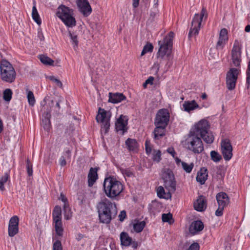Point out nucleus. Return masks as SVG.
<instances>
[{
	"mask_svg": "<svg viewBox=\"0 0 250 250\" xmlns=\"http://www.w3.org/2000/svg\"><path fill=\"white\" fill-rule=\"evenodd\" d=\"M100 220L101 222L108 224L117 215L116 205L106 198L101 200L97 205Z\"/></svg>",
	"mask_w": 250,
	"mask_h": 250,
	"instance_id": "obj_1",
	"label": "nucleus"
},
{
	"mask_svg": "<svg viewBox=\"0 0 250 250\" xmlns=\"http://www.w3.org/2000/svg\"><path fill=\"white\" fill-rule=\"evenodd\" d=\"M103 186L106 195L111 198L118 196L123 190L122 183L111 176L104 179Z\"/></svg>",
	"mask_w": 250,
	"mask_h": 250,
	"instance_id": "obj_2",
	"label": "nucleus"
},
{
	"mask_svg": "<svg viewBox=\"0 0 250 250\" xmlns=\"http://www.w3.org/2000/svg\"><path fill=\"white\" fill-rule=\"evenodd\" d=\"M183 145L189 151L195 154H199L204 150V146L201 138L190 131Z\"/></svg>",
	"mask_w": 250,
	"mask_h": 250,
	"instance_id": "obj_3",
	"label": "nucleus"
},
{
	"mask_svg": "<svg viewBox=\"0 0 250 250\" xmlns=\"http://www.w3.org/2000/svg\"><path fill=\"white\" fill-rule=\"evenodd\" d=\"M174 33H169L162 41L158 42L159 48L157 52L158 58H168L170 55L172 48V41Z\"/></svg>",
	"mask_w": 250,
	"mask_h": 250,
	"instance_id": "obj_4",
	"label": "nucleus"
},
{
	"mask_svg": "<svg viewBox=\"0 0 250 250\" xmlns=\"http://www.w3.org/2000/svg\"><path fill=\"white\" fill-rule=\"evenodd\" d=\"M0 77L5 82L11 83L16 78V72L11 64L6 60H2L0 64Z\"/></svg>",
	"mask_w": 250,
	"mask_h": 250,
	"instance_id": "obj_5",
	"label": "nucleus"
},
{
	"mask_svg": "<svg viewBox=\"0 0 250 250\" xmlns=\"http://www.w3.org/2000/svg\"><path fill=\"white\" fill-rule=\"evenodd\" d=\"M207 19V12L205 8H203L200 14H195L192 19L191 25L188 33V38H191L193 36H196L199 34L200 29L201 22L204 18Z\"/></svg>",
	"mask_w": 250,
	"mask_h": 250,
	"instance_id": "obj_6",
	"label": "nucleus"
},
{
	"mask_svg": "<svg viewBox=\"0 0 250 250\" xmlns=\"http://www.w3.org/2000/svg\"><path fill=\"white\" fill-rule=\"evenodd\" d=\"M57 16L68 27H72L76 25V21L73 16V11L64 5L59 7Z\"/></svg>",
	"mask_w": 250,
	"mask_h": 250,
	"instance_id": "obj_7",
	"label": "nucleus"
},
{
	"mask_svg": "<svg viewBox=\"0 0 250 250\" xmlns=\"http://www.w3.org/2000/svg\"><path fill=\"white\" fill-rule=\"evenodd\" d=\"M242 44L240 41L235 40L231 51V60L234 66L239 67L242 61Z\"/></svg>",
	"mask_w": 250,
	"mask_h": 250,
	"instance_id": "obj_8",
	"label": "nucleus"
},
{
	"mask_svg": "<svg viewBox=\"0 0 250 250\" xmlns=\"http://www.w3.org/2000/svg\"><path fill=\"white\" fill-rule=\"evenodd\" d=\"M52 216L56 232L59 236H62L63 233V228L62 222V210L60 207L57 206L55 207Z\"/></svg>",
	"mask_w": 250,
	"mask_h": 250,
	"instance_id": "obj_9",
	"label": "nucleus"
},
{
	"mask_svg": "<svg viewBox=\"0 0 250 250\" xmlns=\"http://www.w3.org/2000/svg\"><path fill=\"white\" fill-rule=\"evenodd\" d=\"M163 179L164 186L169 191H175L176 190V181L173 172L167 169L163 173Z\"/></svg>",
	"mask_w": 250,
	"mask_h": 250,
	"instance_id": "obj_10",
	"label": "nucleus"
},
{
	"mask_svg": "<svg viewBox=\"0 0 250 250\" xmlns=\"http://www.w3.org/2000/svg\"><path fill=\"white\" fill-rule=\"evenodd\" d=\"M169 117V113L167 109L163 108L159 110L155 118V125L167 126Z\"/></svg>",
	"mask_w": 250,
	"mask_h": 250,
	"instance_id": "obj_11",
	"label": "nucleus"
},
{
	"mask_svg": "<svg viewBox=\"0 0 250 250\" xmlns=\"http://www.w3.org/2000/svg\"><path fill=\"white\" fill-rule=\"evenodd\" d=\"M239 70L236 68H231L227 73L226 85L228 89L233 90L235 88L238 79Z\"/></svg>",
	"mask_w": 250,
	"mask_h": 250,
	"instance_id": "obj_12",
	"label": "nucleus"
},
{
	"mask_svg": "<svg viewBox=\"0 0 250 250\" xmlns=\"http://www.w3.org/2000/svg\"><path fill=\"white\" fill-rule=\"evenodd\" d=\"M221 152L224 159L229 161L232 156V147L228 139H225L221 143Z\"/></svg>",
	"mask_w": 250,
	"mask_h": 250,
	"instance_id": "obj_13",
	"label": "nucleus"
},
{
	"mask_svg": "<svg viewBox=\"0 0 250 250\" xmlns=\"http://www.w3.org/2000/svg\"><path fill=\"white\" fill-rule=\"evenodd\" d=\"M209 128L208 122L206 120L203 119L195 125V129L192 133H195V135L198 136V135L203 134L209 131Z\"/></svg>",
	"mask_w": 250,
	"mask_h": 250,
	"instance_id": "obj_14",
	"label": "nucleus"
},
{
	"mask_svg": "<svg viewBox=\"0 0 250 250\" xmlns=\"http://www.w3.org/2000/svg\"><path fill=\"white\" fill-rule=\"evenodd\" d=\"M19 219L18 216L12 217L9 222L8 235L10 237H13L19 232Z\"/></svg>",
	"mask_w": 250,
	"mask_h": 250,
	"instance_id": "obj_15",
	"label": "nucleus"
},
{
	"mask_svg": "<svg viewBox=\"0 0 250 250\" xmlns=\"http://www.w3.org/2000/svg\"><path fill=\"white\" fill-rule=\"evenodd\" d=\"M128 119L126 116L121 115L115 123V128L117 132L121 131L124 134L127 131Z\"/></svg>",
	"mask_w": 250,
	"mask_h": 250,
	"instance_id": "obj_16",
	"label": "nucleus"
},
{
	"mask_svg": "<svg viewBox=\"0 0 250 250\" xmlns=\"http://www.w3.org/2000/svg\"><path fill=\"white\" fill-rule=\"evenodd\" d=\"M77 5L84 16L87 17L91 14L92 9L87 0H77Z\"/></svg>",
	"mask_w": 250,
	"mask_h": 250,
	"instance_id": "obj_17",
	"label": "nucleus"
},
{
	"mask_svg": "<svg viewBox=\"0 0 250 250\" xmlns=\"http://www.w3.org/2000/svg\"><path fill=\"white\" fill-rule=\"evenodd\" d=\"M194 208L198 211L205 210L207 208V202L205 197L203 195L199 196L198 198L194 203Z\"/></svg>",
	"mask_w": 250,
	"mask_h": 250,
	"instance_id": "obj_18",
	"label": "nucleus"
},
{
	"mask_svg": "<svg viewBox=\"0 0 250 250\" xmlns=\"http://www.w3.org/2000/svg\"><path fill=\"white\" fill-rule=\"evenodd\" d=\"M216 198L218 206L225 207L229 203V198L228 195L225 192H219L217 194Z\"/></svg>",
	"mask_w": 250,
	"mask_h": 250,
	"instance_id": "obj_19",
	"label": "nucleus"
},
{
	"mask_svg": "<svg viewBox=\"0 0 250 250\" xmlns=\"http://www.w3.org/2000/svg\"><path fill=\"white\" fill-rule=\"evenodd\" d=\"M125 96L123 93H109L108 102L112 103L117 104L123 101V100H125Z\"/></svg>",
	"mask_w": 250,
	"mask_h": 250,
	"instance_id": "obj_20",
	"label": "nucleus"
},
{
	"mask_svg": "<svg viewBox=\"0 0 250 250\" xmlns=\"http://www.w3.org/2000/svg\"><path fill=\"white\" fill-rule=\"evenodd\" d=\"M97 167H91L88 175V183L89 187H92L98 179Z\"/></svg>",
	"mask_w": 250,
	"mask_h": 250,
	"instance_id": "obj_21",
	"label": "nucleus"
},
{
	"mask_svg": "<svg viewBox=\"0 0 250 250\" xmlns=\"http://www.w3.org/2000/svg\"><path fill=\"white\" fill-rule=\"evenodd\" d=\"M208 177V171L207 168L202 167L200 170L198 172L196 176V180L200 183L201 185L205 184Z\"/></svg>",
	"mask_w": 250,
	"mask_h": 250,
	"instance_id": "obj_22",
	"label": "nucleus"
},
{
	"mask_svg": "<svg viewBox=\"0 0 250 250\" xmlns=\"http://www.w3.org/2000/svg\"><path fill=\"white\" fill-rule=\"evenodd\" d=\"M204 229V224L200 220L193 221L189 228V231L191 233L195 234L198 231L202 230Z\"/></svg>",
	"mask_w": 250,
	"mask_h": 250,
	"instance_id": "obj_23",
	"label": "nucleus"
},
{
	"mask_svg": "<svg viewBox=\"0 0 250 250\" xmlns=\"http://www.w3.org/2000/svg\"><path fill=\"white\" fill-rule=\"evenodd\" d=\"M183 107L185 111L190 112L191 111L199 108V106L195 100H192L184 102Z\"/></svg>",
	"mask_w": 250,
	"mask_h": 250,
	"instance_id": "obj_24",
	"label": "nucleus"
},
{
	"mask_svg": "<svg viewBox=\"0 0 250 250\" xmlns=\"http://www.w3.org/2000/svg\"><path fill=\"white\" fill-rule=\"evenodd\" d=\"M50 113V110L44 112L42 115L43 118H42V122L43 127L47 131H49L50 125V118L51 115Z\"/></svg>",
	"mask_w": 250,
	"mask_h": 250,
	"instance_id": "obj_25",
	"label": "nucleus"
},
{
	"mask_svg": "<svg viewBox=\"0 0 250 250\" xmlns=\"http://www.w3.org/2000/svg\"><path fill=\"white\" fill-rule=\"evenodd\" d=\"M153 133L154 139L159 140L160 138L163 137L165 134L166 127L167 126L155 125Z\"/></svg>",
	"mask_w": 250,
	"mask_h": 250,
	"instance_id": "obj_26",
	"label": "nucleus"
},
{
	"mask_svg": "<svg viewBox=\"0 0 250 250\" xmlns=\"http://www.w3.org/2000/svg\"><path fill=\"white\" fill-rule=\"evenodd\" d=\"M71 158V150L69 148H65L62 156L59 160L60 165L63 167L66 164V160H70Z\"/></svg>",
	"mask_w": 250,
	"mask_h": 250,
	"instance_id": "obj_27",
	"label": "nucleus"
},
{
	"mask_svg": "<svg viewBox=\"0 0 250 250\" xmlns=\"http://www.w3.org/2000/svg\"><path fill=\"white\" fill-rule=\"evenodd\" d=\"M125 145L129 151H135L137 150L138 144L135 139L130 138L127 139L125 141Z\"/></svg>",
	"mask_w": 250,
	"mask_h": 250,
	"instance_id": "obj_28",
	"label": "nucleus"
},
{
	"mask_svg": "<svg viewBox=\"0 0 250 250\" xmlns=\"http://www.w3.org/2000/svg\"><path fill=\"white\" fill-rule=\"evenodd\" d=\"M120 240L122 245L128 246L131 243L132 238L128 236L127 233L122 232L120 234Z\"/></svg>",
	"mask_w": 250,
	"mask_h": 250,
	"instance_id": "obj_29",
	"label": "nucleus"
},
{
	"mask_svg": "<svg viewBox=\"0 0 250 250\" xmlns=\"http://www.w3.org/2000/svg\"><path fill=\"white\" fill-rule=\"evenodd\" d=\"M97 122H104L106 120H109L107 117V112L104 109L100 107L98 110V114L96 116Z\"/></svg>",
	"mask_w": 250,
	"mask_h": 250,
	"instance_id": "obj_30",
	"label": "nucleus"
},
{
	"mask_svg": "<svg viewBox=\"0 0 250 250\" xmlns=\"http://www.w3.org/2000/svg\"><path fill=\"white\" fill-rule=\"evenodd\" d=\"M170 191L166 193L164 188L162 186H159L157 188V196L160 198L169 199L171 197Z\"/></svg>",
	"mask_w": 250,
	"mask_h": 250,
	"instance_id": "obj_31",
	"label": "nucleus"
},
{
	"mask_svg": "<svg viewBox=\"0 0 250 250\" xmlns=\"http://www.w3.org/2000/svg\"><path fill=\"white\" fill-rule=\"evenodd\" d=\"M200 136L205 142L207 144H211L214 141V136L212 133L209 131H208Z\"/></svg>",
	"mask_w": 250,
	"mask_h": 250,
	"instance_id": "obj_32",
	"label": "nucleus"
},
{
	"mask_svg": "<svg viewBox=\"0 0 250 250\" xmlns=\"http://www.w3.org/2000/svg\"><path fill=\"white\" fill-rule=\"evenodd\" d=\"M34 6L32 8V17L34 21L38 24L40 25L41 24L42 21L40 18V16L39 15L38 12L36 8V2L34 1L33 2Z\"/></svg>",
	"mask_w": 250,
	"mask_h": 250,
	"instance_id": "obj_33",
	"label": "nucleus"
},
{
	"mask_svg": "<svg viewBox=\"0 0 250 250\" xmlns=\"http://www.w3.org/2000/svg\"><path fill=\"white\" fill-rule=\"evenodd\" d=\"M146 226V222L144 221H137L133 225L134 231L137 233L141 232Z\"/></svg>",
	"mask_w": 250,
	"mask_h": 250,
	"instance_id": "obj_34",
	"label": "nucleus"
},
{
	"mask_svg": "<svg viewBox=\"0 0 250 250\" xmlns=\"http://www.w3.org/2000/svg\"><path fill=\"white\" fill-rule=\"evenodd\" d=\"M59 199L61 200L62 202H63L64 203L63 211H64L65 213L66 214L67 211L68 212H70V208L69 207L68 204L67 202V199L65 197V196L63 194V193H61ZM65 216H66V214Z\"/></svg>",
	"mask_w": 250,
	"mask_h": 250,
	"instance_id": "obj_35",
	"label": "nucleus"
},
{
	"mask_svg": "<svg viewBox=\"0 0 250 250\" xmlns=\"http://www.w3.org/2000/svg\"><path fill=\"white\" fill-rule=\"evenodd\" d=\"M27 91V98L28 99V102L29 104L32 106H33L35 104L36 100L34 95L33 93L29 90L28 89H26Z\"/></svg>",
	"mask_w": 250,
	"mask_h": 250,
	"instance_id": "obj_36",
	"label": "nucleus"
},
{
	"mask_svg": "<svg viewBox=\"0 0 250 250\" xmlns=\"http://www.w3.org/2000/svg\"><path fill=\"white\" fill-rule=\"evenodd\" d=\"M9 179V175L7 173L4 174L0 178V190L3 191L5 189L4 185L8 181Z\"/></svg>",
	"mask_w": 250,
	"mask_h": 250,
	"instance_id": "obj_37",
	"label": "nucleus"
},
{
	"mask_svg": "<svg viewBox=\"0 0 250 250\" xmlns=\"http://www.w3.org/2000/svg\"><path fill=\"white\" fill-rule=\"evenodd\" d=\"M40 61L46 65H53L54 61L50 58L45 55H41L40 57Z\"/></svg>",
	"mask_w": 250,
	"mask_h": 250,
	"instance_id": "obj_38",
	"label": "nucleus"
},
{
	"mask_svg": "<svg viewBox=\"0 0 250 250\" xmlns=\"http://www.w3.org/2000/svg\"><path fill=\"white\" fill-rule=\"evenodd\" d=\"M12 91L10 89L7 88L3 91V98L6 102H10L12 98Z\"/></svg>",
	"mask_w": 250,
	"mask_h": 250,
	"instance_id": "obj_39",
	"label": "nucleus"
},
{
	"mask_svg": "<svg viewBox=\"0 0 250 250\" xmlns=\"http://www.w3.org/2000/svg\"><path fill=\"white\" fill-rule=\"evenodd\" d=\"M211 159L214 162L217 163L222 159V156L217 151L212 150L210 152Z\"/></svg>",
	"mask_w": 250,
	"mask_h": 250,
	"instance_id": "obj_40",
	"label": "nucleus"
},
{
	"mask_svg": "<svg viewBox=\"0 0 250 250\" xmlns=\"http://www.w3.org/2000/svg\"><path fill=\"white\" fill-rule=\"evenodd\" d=\"M153 46L150 43H147L145 45L142 51L141 56H143L148 52H152L153 51Z\"/></svg>",
	"mask_w": 250,
	"mask_h": 250,
	"instance_id": "obj_41",
	"label": "nucleus"
},
{
	"mask_svg": "<svg viewBox=\"0 0 250 250\" xmlns=\"http://www.w3.org/2000/svg\"><path fill=\"white\" fill-rule=\"evenodd\" d=\"M194 167V164L191 163L190 164L182 162V167L183 169L187 173H190Z\"/></svg>",
	"mask_w": 250,
	"mask_h": 250,
	"instance_id": "obj_42",
	"label": "nucleus"
},
{
	"mask_svg": "<svg viewBox=\"0 0 250 250\" xmlns=\"http://www.w3.org/2000/svg\"><path fill=\"white\" fill-rule=\"evenodd\" d=\"M161 152L159 150H154L153 152L152 159L153 161L159 162L161 160Z\"/></svg>",
	"mask_w": 250,
	"mask_h": 250,
	"instance_id": "obj_43",
	"label": "nucleus"
},
{
	"mask_svg": "<svg viewBox=\"0 0 250 250\" xmlns=\"http://www.w3.org/2000/svg\"><path fill=\"white\" fill-rule=\"evenodd\" d=\"M247 78L246 86L247 89H249L250 86V61L248 63V68L246 71Z\"/></svg>",
	"mask_w": 250,
	"mask_h": 250,
	"instance_id": "obj_44",
	"label": "nucleus"
},
{
	"mask_svg": "<svg viewBox=\"0 0 250 250\" xmlns=\"http://www.w3.org/2000/svg\"><path fill=\"white\" fill-rule=\"evenodd\" d=\"M227 41L221 39L219 38V40L217 42L216 45V48L217 50H221L222 49L226 43H227Z\"/></svg>",
	"mask_w": 250,
	"mask_h": 250,
	"instance_id": "obj_45",
	"label": "nucleus"
},
{
	"mask_svg": "<svg viewBox=\"0 0 250 250\" xmlns=\"http://www.w3.org/2000/svg\"><path fill=\"white\" fill-rule=\"evenodd\" d=\"M100 123H102V130L104 131L105 133H107L110 127L109 120H106L105 121Z\"/></svg>",
	"mask_w": 250,
	"mask_h": 250,
	"instance_id": "obj_46",
	"label": "nucleus"
},
{
	"mask_svg": "<svg viewBox=\"0 0 250 250\" xmlns=\"http://www.w3.org/2000/svg\"><path fill=\"white\" fill-rule=\"evenodd\" d=\"M219 38L228 41V31L226 28H223L221 30Z\"/></svg>",
	"mask_w": 250,
	"mask_h": 250,
	"instance_id": "obj_47",
	"label": "nucleus"
},
{
	"mask_svg": "<svg viewBox=\"0 0 250 250\" xmlns=\"http://www.w3.org/2000/svg\"><path fill=\"white\" fill-rule=\"evenodd\" d=\"M26 168L28 176H32L33 174L32 165L28 159L26 161Z\"/></svg>",
	"mask_w": 250,
	"mask_h": 250,
	"instance_id": "obj_48",
	"label": "nucleus"
},
{
	"mask_svg": "<svg viewBox=\"0 0 250 250\" xmlns=\"http://www.w3.org/2000/svg\"><path fill=\"white\" fill-rule=\"evenodd\" d=\"M145 149L147 155H149L152 151V147L149 140L147 139L145 142Z\"/></svg>",
	"mask_w": 250,
	"mask_h": 250,
	"instance_id": "obj_49",
	"label": "nucleus"
},
{
	"mask_svg": "<svg viewBox=\"0 0 250 250\" xmlns=\"http://www.w3.org/2000/svg\"><path fill=\"white\" fill-rule=\"evenodd\" d=\"M162 219L164 222L170 223V220L172 219V216L170 213L167 214L164 213L162 214Z\"/></svg>",
	"mask_w": 250,
	"mask_h": 250,
	"instance_id": "obj_50",
	"label": "nucleus"
},
{
	"mask_svg": "<svg viewBox=\"0 0 250 250\" xmlns=\"http://www.w3.org/2000/svg\"><path fill=\"white\" fill-rule=\"evenodd\" d=\"M69 36L70 37L72 44H73V47L74 49H75V48L78 46V44L77 36L72 35L70 32H69Z\"/></svg>",
	"mask_w": 250,
	"mask_h": 250,
	"instance_id": "obj_51",
	"label": "nucleus"
},
{
	"mask_svg": "<svg viewBox=\"0 0 250 250\" xmlns=\"http://www.w3.org/2000/svg\"><path fill=\"white\" fill-rule=\"evenodd\" d=\"M53 250H62V244L60 241L56 240L53 243Z\"/></svg>",
	"mask_w": 250,
	"mask_h": 250,
	"instance_id": "obj_52",
	"label": "nucleus"
},
{
	"mask_svg": "<svg viewBox=\"0 0 250 250\" xmlns=\"http://www.w3.org/2000/svg\"><path fill=\"white\" fill-rule=\"evenodd\" d=\"M49 78L51 81L54 82L57 86L60 87H62V84L59 79L56 78L54 76H50Z\"/></svg>",
	"mask_w": 250,
	"mask_h": 250,
	"instance_id": "obj_53",
	"label": "nucleus"
},
{
	"mask_svg": "<svg viewBox=\"0 0 250 250\" xmlns=\"http://www.w3.org/2000/svg\"><path fill=\"white\" fill-rule=\"evenodd\" d=\"M225 207L223 206H218V209L215 211V215L217 216H221L223 214V210Z\"/></svg>",
	"mask_w": 250,
	"mask_h": 250,
	"instance_id": "obj_54",
	"label": "nucleus"
},
{
	"mask_svg": "<svg viewBox=\"0 0 250 250\" xmlns=\"http://www.w3.org/2000/svg\"><path fill=\"white\" fill-rule=\"evenodd\" d=\"M126 217V212L125 210L121 211L119 215V220L120 221H123Z\"/></svg>",
	"mask_w": 250,
	"mask_h": 250,
	"instance_id": "obj_55",
	"label": "nucleus"
},
{
	"mask_svg": "<svg viewBox=\"0 0 250 250\" xmlns=\"http://www.w3.org/2000/svg\"><path fill=\"white\" fill-rule=\"evenodd\" d=\"M38 38L41 42H43L44 40V37L42 32H38Z\"/></svg>",
	"mask_w": 250,
	"mask_h": 250,
	"instance_id": "obj_56",
	"label": "nucleus"
},
{
	"mask_svg": "<svg viewBox=\"0 0 250 250\" xmlns=\"http://www.w3.org/2000/svg\"><path fill=\"white\" fill-rule=\"evenodd\" d=\"M153 80L154 78L150 76L146 81V84H150L152 85L153 84Z\"/></svg>",
	"mask_w": 250,
	"mask_h": 250,
	"instance_id": "obj_57",
	"label": "nucleus"
},
{
	"mask_svg": "<svg viewBox=\"0 0 250 250\" xmlns=\"http://www.w3.org/2000/svg\"><path fill=\"white\" fill-rule=\"evenodd\" d=\"M64 217H65V218L66 220L69 219L71 218V209H70V212H68V211H67V212L66 213V216H65V213L64 212Z\"/></svg>",
	"mask_w": 250,
	"mask_h": 250,
	"instance_id": "obj_58",
	"label": "nucleus"
},
{
	"mask_svg": "<svg viewBox=\"0 0 250 250\" xmlns=\"http://www.w3.org/2000/svg\"><path fill=\"white\" fill-rule=\"evenodd\" d=\"M167 151L169 154H171V155L173 157L174 156V155L175 154V152L173 148H169L167 149Z\"/></svg>",
	"mask_w": 250,
	"mask_h": 250,
	"instance_id": "obj_59",
	"label": "nucleus"
},
{
	"mask_svg": "<svg viewBox=\"0 0 250 250\" xmlns=\"http://www.w3.org/2000/svg\"><path fill=\"white\" fill-rule=\"evenodd\" d=\"M139 0H133L132 5H133V7L136 8L138 6Z\"/></svg>",
	"mask_w": 250,
	"mask_h": 250,
	"instance_id": "obj_60",
	"label": "nucleus"
},
{
	"mask_svg": "<svg viewBox=\"0 0 250 250\" xmlns=\"http://www.w3.org/2000/svg\"><path fill=\"white\" fill-rule=\"evenodd\" d=\"M130 245L132 246V247L134 249H136L138 247V243H137V242H136L135 241H132V240L131 243Z\"/></svg>",
	"mask_w": 250,
	"mask_h": 250,
	"instance_id": "obj_61",
	"label": "nucleus"
},
{
	"mask_svg": "<svg viewBox=\"0 0 250 250\" xmlns=\"http://www.w3.org/2000/svg\"><path fill=\"white\" fill-rule=\"evenodd\" d=\"M61 100H59V101H58L56 102V107H57V108L59 110L60 108V102H61Z\"/></svg>",
	"mask_w": 250,
	"mask_h": 250,
	"instance_id": "obj_62",
	"label": "nucleus"
},
{
	"mask_svg": "<svg viewBox=\"0 0 250 250\" xmlns=\"http://www.w3.org/2000/svg\"><path fill=\"white\" fill-rule=\"evenodd\" d=\"M245 30L247 32H249L250 31V25H248L246 26Z\"/></svg>",
	"mask_w": 250,
	"mask_h": 250,
	"instance_id": "obj_63",
	"label": "nucleus"
},
{
	"mask_svg": "<svg viewBox=\"0 0 250 250\" xmlns=\"http://www.w3.org/2000/svg\"><path fill=\"white\" fill-rule=\"evenodd\" d=\"M182 161H181V160L180 159H179L178 158H177L176 159V163L177 165H179L180 163H181L182 164Z\"/></svg>",
	"mask_w": 250,
	"mask_h": 250,
	"instance_id": "obj_64",
	"label": "nucleus"
}]
</instances>
